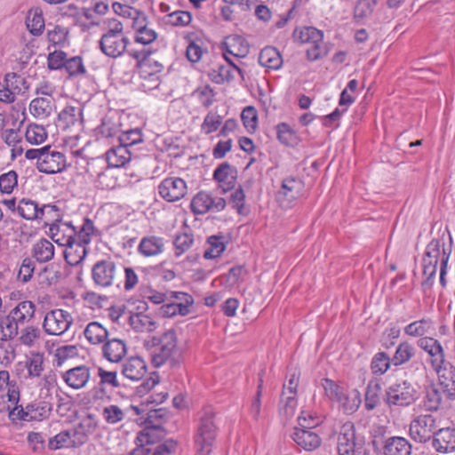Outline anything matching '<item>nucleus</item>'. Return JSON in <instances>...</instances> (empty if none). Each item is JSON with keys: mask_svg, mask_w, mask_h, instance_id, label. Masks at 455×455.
I'll return each mask as SVG.
<instances>
[{"mask_svg": "<svg viewBox=\"0 0 455 455\" xmlns=\"http://www.w3.org/2000/svg\"><path fill=\"white\" fill-rule=\"evenodd\" d=\"M194 243L193 235L188 233L177 235L173 241L174 254L176 257L181 256L188 251Z\"/></svg>", "mask_w": 455, "mask_h": 455, "instance_id": "obj_60", "label": "nucleus"}, {"mask_svg": "<svg viewBox=\"0 0 455 455\" xmlns=\"http://www.w3.org/2000/svg\"><path fill=\"white\" fill-rule=\"evenodd\" d=\"M437 427L435 417L431 414H420L411 421L409 435L416 443H426L434 438Z\"/></svg>", "mask_w": 455, "mask_h": 455, "instance_id": "obj_5", "label": "nucleus"}, {"mask_svg": "<svg viewBox=\"0 0 455 455\" xmlns=\"http://www.w3.org/2000/svg\"><path fill=\"white\" fill-rule=\"evenodd\" d=\"M25 136L28 143L38 145L46 140L47 133L44 126L33 124L28 126Z\"/></svg>", "mask_w": 455, "mask_h": 455, "instance_id": "obj_59", "label": "nucleus"}, {"mask_svg": "<svg viewBox=\"0 0 455 455\" xmlns=\"http://www.w3.org/2000/svg\"><path fill=\"white\" fill-rule=\"evenodd\" d=\"M55 248L52 243L45 238L38 240L33 244L32 256L39 263H45L53 259Z\"/></svg>", "mask_w": 455, "mask_h": 455, "instance_id": "obj_33", "label": "nucleus"}, {"mask_svg": "<svg viewBox=\"0 0 455 455\" xmlns=\"http://www.w3.org/2000/svg\"><path fill=\"white\" fill-rule=\"evenodd\" d=\"M302 188V180L291 176L283 180L279 196L286 197L289 201H293L299 197Z\"/></svg>", "mask_w": 455, "mask_h": 455, "instance_id": "obj_34", "label": "nucleus"}, {"mask_svg": "<svg viewBox=\"0 0 455 455\" xmlns=\"http://www.w3.org/2000/svg\"><path fill=\"white\" fill-rule=\"evenodd\" d=\"M391 364V359L386 352H378L371 359V370L374 375H383Z\"/></svg>", "mask_w": 455, "mask_h": 455, "instance_id": "obj_49", "label": "nucleus"}, {"mask_svg": "<svg viewBox=\"0 0 455 455\" xmlns=\"http://www.w3.org/2000/svg\"><path fill=\"white\" fill-rule=\"evenodd\" d=\"M70 11L69 15L74 17L75 23L81 27L83 30L90 29L92 27L98 25L94 18V12L91 8H82L77 10L72 4L68 5Z\"/></svg>", "mask_w": 455, "mask_h": 455, "instance_id": "obj_32", "label": "nucleus"}, {"mask_svg": "<svg viewBox=\"0 0 455 455\" xmlns=\"http://www.w3.org/2000/svg\"><path fill=\"white\" fill-rule=\"evenodd\" d=\"M223 52L236 58H244L250 51L247 40L239 35H229L222 42Z\"/></svg>", "mask_w": 455, "mask_h": 455, "instance_id": "obj_20", "label": "nucleus"}, {"mask_svg": "<svg viewBox=\"0 0 455 455\" xmlns=\"http://www.w3.org/2000/svg\"><path fill=\"white\" fill-rule=\"evenodd\" d=\"M29 111L36 118L44 119L48 117L52 112L51 100L44 97L32 100L29 104Z\"/></svg>", "mask_w": 455, "mask_h": 455, "instance_id": "obj_42", "label": "nucleus"}, {"mask_svg": "<svg viewBox=\"0 0 455 455\" xmlns=\"http://www.w3.org/2000/svg\"><path fill=\"white\" fill-rule=\"evenodd\" d=\"M44 340L41 329L36 325H27L19 331L18 341L27 347H36Z\"/></svg>", "mask_w": 455, "mask_h": 455, "instance_id": "obj_27", "label": "nucleus"}, {"mask_svg": "<svg viewBox=\"0 0 455 455\" xmlns=\"http://www.w3.org/2000/svg\"><path fill=\"white\" fill-rule=\"evenodd\" d=\"M116 14L124 18L126 21V26L135 27V24L140 22L142 15L138 10L132 8L131 4H119L116 2Z\"/></svg>", "mask_w": 455, "mask_h": 455, "instance_id": "obj_41", "label": "nucleus"}, {"mask_svg": "<svg viewBox=\"0 0 455 455\" xmlns=\"http://www.w3.org/2000/svg\"><path fill=\"white\" fill-rule=\"evenodd\" d=\"M47 151H44L41 156V162L36 163V167L40 172L46 174H54L62 172L67 167V159L62 152L46 146Z\"/></svg>", "mask_w": 455, "mask_h": 455, "instance_id": "obj_11", "label": "nucleus"}, {"mask_svg": "<svg viewBox=\"0 0 455 455\" xmlns=\"http://www.w3.org/2000/svg\"><path fill=\"white\" fill-rule=\"evenodd\" d=\"M297 404L298 403L296 397L289 395L283 396L281 395L279 402L280 416L286 420L291 419L295 413Z\"/></svg>", "mask_w": 455, "mask_h": 455, "instance_id": "obj_56", "label": "nucleus"}, {"mask_svg": "<svg viewBox=\"0 0 455 455\" xmlns=\"http://www.w3.org/2000/svg\"><path fill=\"white\" fill-rule=\"evenodd\" d=\"M39 204L29 198H22L17 204V213L27 220H39Z\"/></svg>", "mask_w": 455, "mask_h": 455, "instance_id": "obj_36", "label": "nucleus"}, {"mask_svg": "<svg viewBox=\"0 0 455 455\" xmlns=\"http://www.w3.org/2000/svg\"><path fill=\"white\" fill-rule=\"evenodd\" d=\"M434 330V322L431 318L425 317L407 324L403 331L407 336L413 338H425Z\"/></svg>", "mask_w": 455, "mask_h": 455, "instance_id": "obj_31", "label": "nucleus"}, {"mask_svg": "<svg viewBox=\"0 0 455 455\" xmlns=\"http://www.w3.org/2000/svg\"><path fill=\"white\" fill-rule=\"evenodd\" d=\"M416 349L413 345L407 341L401 342L391 359L392 364L395 367L401 366L408 362L415 355Z\"/></svg>", "mask_w": 455, "mask_h": 455, "instance_id": "obj_39", "label": "nucleus"}, {"mask_svg": "<svg viewBox=\"0 0 455 455\" xmlns=\"http://www.w3.org/2000/svg\"><path fill=\"white\" fill-rule=\"evenodd\" d=\"M194 95L198 99L200 104L206 108H210L215 101V92L208 84L198 87L194 92Z\"/></svg>", "mask_w": 455, "mask_h": 455, "instance_id": "obj_64", "label": "nucleus"}, {"mask_svg": "<svg viewBox=\"0 0 455 455\" xmlns=\"http://www.w3.org/2000/svg\"><path fill=\"white\" fill-rule=\"evenodd\" d=\"M213 179L219 183L223 193H226L235 188L236 182V170L228 163H222L215 169Z\"/></svg>", "mask_w": 455, "mask_h": 455, "instance_id": "obj_21", "label": "nucleus"}, {"mask_svg": "<svg viewBox=\"0 0 455 455\" xmlns=\"http://www.w3.org/2000/svg\"><path fill=\"white\" fill-rule=\"evenodd\" d=\"M234 72L230 66L219 65L210 71L209 77L213 83L221 84L232 81L235 78Z\"/></svg>", "mask_w": 455, "mask_h": 455, "instance_id": "obj_52", "label": "nucleus"}, {"mask_svg": "<svg viewBox=\"0 0 455 455\" xmlns=\"http://www.w3.org/2000/svg\"><path fill=\"white\" fill-rule=\"evenodd\" d=\"M219 427L215 420V412L206 407L198 413L194 434V442L198 455H210L215 446Z\"/></svg>", "mask_w": 455, "mask_h": 455, "instance_id": "obj_1", "label": "nucleus"}, {"mask_svg": "<svg viewBox=\"0 0 455 455\" xmlns=\"http://www.w3.org/2000/svg\"><path fill=\"white\" fill-rule=\"evenodd\" d=\"M259 63L267 70H278L283 66V58L276 48L267 46L259 52Z\"/></svg>", "mask_w": 455, "mask_h": 455, "instance_id": "obj_29", "label": "nucleus"}, {"mask_svg": "<svg viewBox=\"0 0 455 455\" xmlns=\"http://www.w3.org/2000/svg\"><path fill=\"white\" fill-rule=\"evenodd\" d=\"M94 234L93 222L86 218L78 228V237L68 244L63 251L66 262L70 266H78L84 259L86 246L91 243Z\"/></svg>", "mask_w": 455, "mask_h": 455, "instance_id": "obj_2", "label": "nucleus"}, {"mask_svg": "<svg viewBox=\"0 0 455 455\" xmlns=\"http://www.w3.org/2000/svg\"><path fill=\"white\" fill-rule=\"evenodd\" d=\"M276 136L278 140L285 146H295L298 143V136L295 131L286 123L276 125Z\"/></svg>", "mask_w": 455, "mask_h": 455, "instance_id": "obj_47", "label": "nucleus"}, {"mask_svg": "<svg viewBox=\"0 0 455 455\" xmlns=\"http://www.w3.org/2000/svg\"><path fill=\"white\" fill-rule=\"evenodd\" d=\"M36 313V306L32 301L24 300L13 307L8 314L9 317L17 329L27 323H29L34 317Z\"/></svg>", "mask_w": 455, "mask_h": 455, "instance_id": "obj_19", "label": "nucleus"}, {"mask_svg": "<svg viewBox=\"0 0 455 455\" xmlns=\"http://www.w3.org/2000/svg\"><path fill=\"white\" fill-rule=\"evenodd\" d=\"M293 37L302 44H323V34L314 27H305L300 29L296 28Z\"/></svg>", "mask_w": 455, "mask_h": 455, "instance_id": "obj_35", "label": "nucleus"}, {"mask_svg": "<svg viewBox=\"0 0 455 455\" xmlns=\"http://www.w3.org/2000/svg\"><path fill=\"white\" fill-rule=\"evenodd\" d=\"M177 347V336L174 330L165 331L160 338L158 347L152 355V363L156 367L163 365Z\"/></svg>", "mask_w": 455, "mask_h": 455, "instance_id": "obj_12", "label": "nucleus"}, {"mask_svg": "<svg viewBox=\"0 0 455 455\" xmlns=\"http://www.w3.org/2000/svg\"><path fill=\"white\" fill-rule=\"evenodd\" d=\"M157 189L159 196L169 203L180 200L188 193L186 181L179 177L164 179L158 185Z\"/></svg>", "mask_w": 455, "mask_h": 455, "instance_id": "obj_9", "label": "nucleus"}, {"mask_svg": "<svg viewBox=\"0 0 455 455\" xmlns=\"http://www.w3.org/2000/svg\"><path fill=\"white\" fill-rule=\"evenodd\" d=\"M25 84V78L16 73H8L4 79V85L9 87L15 97L17 94L21 93L24 89H27Z\"/></svg>", "mask_w": 455, "mask_h": 455, "instance_id": "obj_61", "label": "nucleus"}, {"mask_svg": "<svg viewBox=\"0 0 455 455\" xmlns=\"http://www.w3.org/2000/svg\"><path fill=\"white\" fill-rule=\"evenodd\" d=\"M128 323L137 332H151L156 329V323L153 317L142 312L130 313Z\"/></svg>", "mask_w": 455, "mask_h": 455, "instance_id": "obj_30", "label": "nucleus"}, {"mask_svg": "<svg viewBox=\"0 0 455 455\" xmlns=\"http://www.w3.org/2000/svg\"><path fill=\"white\" fill-rule=\"evenodd\" d=\"M226 205L227 203L223 197L200 191L192 198L190 209L196 215H204L209 212H220L225 209Z\"/></svg>", "mask_w": 455, "mask_h": 455, "instance_id": "obj_7", "label": "nucleus"}, {"mask_svg": "<svg viewBox=\"0 0 455 455\" xmlns=\"http://www.w3.org/2000/svg\"><path fill=\"white\" fill-rule=\"evenodd\" d=\"M356 442L355 425L350 421L344 423L340 427L337 440L338 455H355Z\"/></svg>", "mask_w": 455, "mask_h": 455, "instance_id": "obj_13", "label": "nucleus"}, {"mask_svg": "<svg viewBox=\"0 0 455 455\" xmlns=\"http://www.w3.org/2000/svg\"><path fill=\"white\" fill-rule=\"evenodd\" d=\"M93 429L92 419L91 417L84 419L74 428L68 430L70 435L72 447H78L85 443L88 440V435Z\"/></svg>", "mask_w": 455, "mask_h": 455, "instance_id": "obj_26", "label": "nucleus"}, {"mask_svg": "<svg viewBox=\"0 0 455 455\" xmlns=\"http://www.w3.org/2000/svg\"><path fill=\"white\" fill-rule=\"evenodd\" d=\"M322 387L326 396L333 402L339 403L345 399V389L334 380L324 378L322 379Z\"/></svg>", "mask_w": 455, "mask_h": 455, "instance_id": "obj_44", "label": "nucleus"}, {"mask_svg": "<svg viewBox=\"0 0 455 455\" xmlns=\"http://www.w3.org/2000/svg\"><path fill=\"white\" fill-rule=\"evenodd\" d=\"M27 27L29 32L34 36H39L44 28V19L43 13L38 9L30 11L27 17Z\"/></svg>", "mask_w": 455, "mask_h": 455, "instance_id": "obj_51", "label": "nucleus"}, {"mask_svg": "<svg viewBox=\"0 0 455 455\" xmlns=\"http://www.w3.org/2000/svg\"><path fill=\"white\" fill-rule=\"evenodd\" d=\"M111 155H114V146L110 147L104 155L92 158L90 164L97 175L96 187L100 189L114 188V164L110 162Z\"/></svg>", "mask_w": 455, "mask_h": 455, "instance_id": "obj_4", "label": "nucleus"}, {"mask_svg": "<svg viewBox=\"0 0 455 455\" xmlns=\"http://www.w3.org/2000/svg\"><path fill=\"white\" fill-rule=\"evenodd\" d=\"M92 278L97 285L108 287L114 279V262L99 261L92 267Z\"/></svg>", "mask_w": 455, "mask_h": 455, "instance_id": "obj_25", "label": "nucleus"}, {"mask_svg": "<svg viewBox=\"0 0 455 455\" xmlns=\"http://www.w3.org/2000/svg\"><path fill=\"white\" fill-rule=\"evenodd\" d=\"M443 249H445L444 243L438 239H432L427 245L423 256V275L427 276V279L423 284L431 285L433 283L437 265L439 262L441 263Z\"/></svg>", "mask_w": 455, "mask_h": 455, "instance_id": "obj_6", "label": "nucleus"}, {"mask_svg": "<svg viewBox=\"0 0 455 455\" xmlns=\"http://www.w3.org/2000/svg\"><path fill=\"white\" fill-rule=\"evenodd\" d=\"M438 376L442 391L450 400L455 399V367L450 363L441 367L439 371H435Z\"/></svg>", "mask_w": 455, "mask_h": 455, "instance_id": "obj_22", "label": "nucleus"}, {"mask_svg": "<svg viewBox=\"0 0 455 455\" xmlns=\"http://www.w3.org/2000/svg\"><path fill=\"white\" fill-rule=\"evenodd\" d=\"M145 17H141L140 22L132 27L136 30V42L142 44H149L156 38V33L154 29L148 28L145 24Z\"/></svg>", "mask_w": 455, "mask_h": 455, "instance_id": "obj_48", "label": "nucleus"}, {"mask_svg": "<svg viewBox=\"0 0 455 455\" xmlns=\"http://www.w3.org/2000/svg\"><path fill=\"white\" fill-rule=\"evenodd\" d=\"M417 345L429 356V363L434 371H439L441 367L448 363L445 360V352L441 342L432 337L419 339Z\"/></svg>", "mask_w": 455, "mask_h": 455, "instance_id": "obj_10", "label": "nucleus"}, {"mask_svg": "<svg viewBox=\"0 0 455 455\" xmlns=\"http://www.w3.org/2000/svg\"><path fill=\"white\" fill-rule=\"evenodd\" d=\"M208 248L204 251V257L212 259L220 257L226 249L224 236L212 235L208 238Z\"/></svg>", "mask_w": 455, "mask_h": 455, "instance_id": "obj_46", "label": "nucleus"}, {"mask_svg": "<svg viewBox=\"0 0 455 455\" xmlns=\"http://www.w3.org/2000/svg\"><path fill=\"white\" fill-rule=\"evenodd\" d=\"M164 251V239L157 235L144 236L138 245V252L146 258L157 256Z\"/></svg>", "mask_w": 455, "mask_h": 455, "instance_id": "obj_24", "label": "nucleus"}, {"mask_svg": "<svg viewBox=\"0 0 455 455\" xmlns=\"http://www.w3.org/2000/svg\"><path fill=\"white\" fill-rule=\"evenodd\" d=\"M64 68L70 77L79 76L86 73L83 59L80 56L67 58Z\"/></svg>", "mask_w": 455, "mask_h": 455, "instance_id": "obj_62", "label": "nucleus"}, {"mask_svg": "<svg viewBox=\"0 0 455 455\" xmlns=\"http://www.w3.org/2000/svg\"><path fill=\"white\" fill-rule=\"evenodd\" d=\"M83 123V108L79 103L67 105L58 115V126L67 130L72 126H80Z\"/></svg>", "mask_w": 455, "mask_h": 455, "instance_id": "obj_17", "label": "nucleus"}, {"mask_svg": "<svg viewBox=\"0 0 455 455\" xmlns=\"http://www.w3.org/2000/svg\"><path fill=\"white\" fill-rule=\"evenodd\" d=\"M108 335V331L98 322L90 323L84 330V336L92 344L104 342Z\"/></svg>", "mask_w": 455, "mask_h": 455, "instance_id": "obj_43", "label": "nucleus"}, {"mask_svg": "<svg viewBox=\"0 0 455 455\" xmlns=\"http://www.w3.org/2000/svg\"><path fill=\"white\" fill-rule=\"evenodd\" d=\"M207 52L204 43L200 38L190 39L186 50V56L192 63H197L201 60L204 53Z\"/></svg>", "mask_w": 455, "mask_h": 455, "instance_id": "obj_45", "label": "nucleus"}, {"mask_svg": "<svg viewBox=\"0 0 455 455\" xmlns=\"http://www.w3.org/2000/svg\"><path fill=\"white\" fill-rule=\"evenodd\" d=\"M442 404V394L435 388H429L426 392V395L423 399V407L427 411H437Z\"/></svg>", "mask_w": 455, "mask_h": 455, "instance_id": "obj_57", "label": "nucleus"}, {"mask_svg": "<svg viewBox=\"0 0 455 455\" xmlns=\"http://www.w3.org/2000/svg\"><path fill=\"white\" fill-rule=\"evenodd\" d=\"M73 323L71 315L63 309H53L46 313L43 322L44 331L49 335L65 333Z\"/></svg>", "mask_w": 455, "mask_h": 455, "instance_id": "obj_8", "label": "nucleus"}, {"mask_svg": "<svg viewBox=\"0 0 455 455\" xmlns=\"http://www.w3.org/2000/svg\"><path fill=\"white\" fill-rule=\"evenodd\" d=\"M78 355V348L74 345H64L58 347L54 354V364L60 367L68 358H73Z\"/></svg>", "mask_w": 455, "mask_h": 455, "instance_id": "obj_63", "label": "nucleus"}, {"mask_svg": "<svg viewBox=\"0 0 455 455\" xmlns=\"http://www.w3.org/2000/svg\"><path fill=\"white\" fill-rule=\"evenodd\" d=\"M19 334L16 324L12 323L9 315H0V340L8 341L13 339Z\"/></svg>", "mask_w": 455, "mask_h": 455, "instance_id": "obj_53", "label": "nucleus"}, {"mask_svg": "<svg viewBox=\"0 0 455 455\" xmlns=\"http://www.w3.org/2000/svg\"><path fill=\"white\" fill-rule=\"evenodd\" d=\"M222 124V116L217 112L210 111L204 116L201 124V132L205 135H209L216 132Z\"/></svg>", "mask_w": 455, "mask_h": 455, "instance_id": "obj_55", "label": "nucleus"}, {"mask_svg": "<svg viewBox=\"0 0 455 455\" xmlns=\"http://www.w3.org/2000/svg\"><path fill=\"white\" fill-rule=\"evenodd\" d=\"M433 448L440 453L455 451V427H443L438 429L432 440Z\"/></svg>", "mask_w": 455, "mask_h": 455, "instance_id": "obj_16", "label": "nucleus"}, {"mask_svg": "<svg viewBox=\"0 0 455 455\" xmlns=\"http://www.w3.org/2000/svg\"><path fill=\"white\" fill-rule=\"evenodd\" d=\"M44 354L31 353L29 357L25 361V367L28 371V378H39L44 371Z\"/></svg>", "mask_w": 455, "mask_h": 455, "instance_id": "obj_40", "label": "nucleus"}, {"mask_svg": "<svg viewBox=\"0 0 455 455\" xmlns=\"http://www.w3.org/2000/svg\"><path fill=\"white\" fill-rule=\"evenodd\" d=\"M165 432L164 428L157 424L147 426L137 436V442L143 444H153L164 438Z\"/></svg>", "mask_w": 455, "mask_h": 455, "instance_id": "obj_37", "label": "nucleus"}, {"mask_svg": "<svg viewBox=\"0 0 455 455\" xmlns=\"http://www.w3.org/2000/svg\"><path fill=\"white\" fill-rule=\"evenodd\" d=\"M292 440L305 451H315L320 447L322 439L314 429L294 427L291 433Z\"/></svg>", "mask_w": 455, "mask_h": 455, "instance_id": "obj_15", "label": "nucleus"}, {"mask_svg": "<svg viewBox=\"0 0 455 455\" xmlns=\"http://www.w3.org/2000/svg\"><path fill=\"white\" fill-rule=\"evenodd\" d=\"M52 405L45 401L34 402L27 405L28 421H41L47 419L51 413Z\"/></svg>", "mask_w": 455, "mask_h": 455, "instance_id": "obj_38", "label": "nucleus"}, {"mask_svg": "<svg viewBox=\"0 0 455 455\" xmlns=\"http://www.w3.org/2000/svg\"><path fill=\"white\" fill-rule=\"evenodd\" d=\"M378 4L377 0H359L354 9V20L360 21L369 17Z\"/></svg>", "mask_w": 455, "mask_h": 455, "instance_id": "obj_54", "label": "nucleus"}, {"mask_svg": "<svg viewBox=\"0 0 455 455\" xmlns=\"http://www.w3.org/2000/svg\"><path fill=\"white\" fill-rule=\"evenodd\" d=\"M49 235L59 246L66 247L78 237V228L74 227L71 222H60L50 227Z\"/></svg>", "mask_w": 455, "mask_h": 455, "instance_id": "obj_14", "label": "nucleus"}, {"mask_svg": "<svg viewBox=\"0 0 455 455\" xmlns=\"http://www.w3.org/2000/svg\"><path fill=\"white\" fill-rule=\"evenodd\" d=\"M381 387L379 383L370 382L365 392L364 407L367 411H372L379 403V393Z\"/></svg>", "mask_w": 455, "mask_h": 455, "instance_id": "obj_58", "label": "nucleus"}, {"mask_svg": "<svg viewBox=\"0 0 455 455\" xmlns=\"http://www.w3.org/2000/svg\"><path fill=\"white\" fill-rule=\"evenodd\" d=\"M382 452L383 455H411L412 446L405 437L390 436L384 441Z\"/></svg>", "mask_w": 455, "mask_h": 455, "instance_id": "obj_23", "label": "nucleus"}, {"mask_svg": "<svg viewBox=\"0 0 455 455\" xmlns=\"http://www.w3.org/2000/svg\"><path fill=\"white\" fill-rule=\"evenodd\" d=\"M190 312L191 310L188 309L186 305H180L172 300H167L159 308V314L163 317H173L176 315L185 316Z\"/></svg>", "mask_w": 455, "mask_h": 455, "instance_id": "obj_50", "label": "nucleus"}, {"mask_svg": "<svg viewBox=\"0 0 455 455\" xmlns=\"http://www.w3.org/2000/svg\"><path fill=\"white\" fill-rule=\"evenodd\" d=\"M147 366L144 360L140 356L130 357L122 368L123 375L131 380H139L146 373Z\"/></svg>", "mask_w": 455, "mask_h": 455, "instance_id": "obj_28", "label": "nucleus"}, {"mask_svg": "<svg viewBox=\"0 0 455 455\" xmlns=\"http://www.w3.org/2000/svg\"><path fill=\"white\" fill-rule=\"evenodd\" d=\"M417 400V390L407 379H398L385 390V402L389 407H407Z\"/></svg>", "mask_w": 455, "mask_h": 455, "instance_id": "obj_3", "label": "nucleus"}, {"mask_svg": "<svg viewBox=\"0 0 455 455\" xmlns=\"http://www.w3.org/2000/svg\"><path fill=\"white\" fill-rule=\"evenodd\" d=\"M90 377V369L85 365L73 367L62 373L64 382L73 389L84 387Z\"/></svg>", "mask_w": 455, "mask_h": 455, "instance_id": "obj_18", "label": "nucleus"}]
</instances>
